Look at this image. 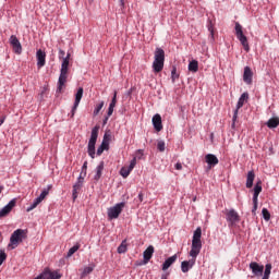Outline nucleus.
I'll list each match as a JSON object with an SVG mask.
<instances>
[{
	"mask_svg": "<svg viewBox=\"0 0 279 279\" xmlns=\"http://www.w3.org/2000/svg\"><path fill=\"white\" fill-rule=\"evenodd\" d=\"M71 60V52L62 59L60 75L58 80L57 93H62L64 85L66 84V78L69 77V61Z\"/></svg>",
	"mask_w": 279,
	"mask_h": 279,
	"instance_id": "f257e3e1",
	"label": "nucleus"
},
{
	"mask_svg": "<svg viewBox=\"0 0 279 279\" xmlns=\"http://www.w3.org/2000/svg\"><path fill=\"white\" fill-rule=\"evenodd\" d=\"M202 252V227H198L193 234L192 248L190 251V256L192 258H197Z\"/></svg>",
	"mask_w": 279,
	"mask_h": 279,
	"instance_id": "f03ea898",
	"label": "nucleus"
},
{
	"mask_svg": "<svg viewBox=\"0 0 279 279\" xmlns=\"http://www.w3.org/2000/svg\"><path fill=\"white\" fill-rule=\"evenodd\" d=\"M25 239H27V230L17 229L11 234L8 247L10 250H16V247H19V243H23Z\"/></svg>",
	"mask_w": 279,
	"mask_h": 279,
	"instance_id": "7ed1b4c3",
	"label": "nucleus"
},
{
	"mask_svg": "<svg viewBox=\"0 0 279 279\" xmlns=\"http://www.w3.org/2000/svg\"><path fill=\"white\" fill-rule=\"evenodd\" d=\"M153 69L155 73H160L165 69V50L162 48H156L155 60L153 62Z\"/></svg>",
	"mask_w": 279,
	"mask_h": 279,
	"instance_id": "20e7f679",
	"label": "nucleus"
},
{
	"mask_svg": "<svg viewBox=\"0 0 279 279\" xmlns=\"http://www.w3.org/2000/svg\"><path fill=\"white\" fill-rule=\"evenodd\" d=\"M99 136V125L92 129L90 138L87 145V154L90 158H95V145H97V138Z\"/></svg>",
	"mask_w": 279,
	"mask_h": 279,
	"instance_id": "39448f33",
	"label": "nucleus"
},
{
	"mask_svg": "<svg viewBox=\"0 0 279 279\" xmlns=\"http://www.w3.org/2000/svg\"><path fill=\"white\" fill-rule=\"evenodd\" d=\"M223 214L229 228H234L241 221V216H239V213L234 208L225 209Z\"/></svg>",
	"mask_w": 279,
	"mask_h": 279,
	"instance_id": "423d86ee",
	"label": "nucleus"
},
{
	"mask_svg": "<svg viewBox=\"0 0 279 279\" xmlns=\"http://www.w3.org/2000/svg\"><path fill=\"white\" fill-rule=\"evenodd\" d=\"M250 99V94L247 92H244L236 104L235 110L233 112V117H232V128H234L235 123H236V119L239 117V110H241V108H243V106H245V104H247Z\"/></svg>",
	"mask_w": 279,
	"mask_h": 279,
	"instance_id": "0eeeda50",
	"label": "nucleus"
},
{
	"mask_svg": "<svg viewBox=\"0 0 279 279\" xmlns=\"http://www.w3.org/2000/svg\"><path fill=\"white\" fill-rule=\"evenodd\" d=\"M235 36L240 40L241 45L244 47V50L250 51V44L247 43V37L243 34V26L239 22H235Z\"/></svg>",
	"mask_w": 279,
	"mask_h": 279,
	"instance_id": "6e6552de",
	"label": "nucleus"
},
{
	"mask_svg": "<svg viewBox=\"0 0 279 279\" xmlns=\"http://www.w3.org/2000/svg\"><path fill=\"white\" fill-rule=\"evenodd\" d=\"M123 208H125V202L117 203L113 207L108 209L109 219H119V215L123 213Z\"/></svg>",
	"mask_w": 279,
	"mask_h": 279,
	"instance_id": "1a4fd4ad",
	"label": "nucleus"
},
{
	"mask_svg": "<svg viewBox=\"0 0 279 279\" xmlns=\"http://www.w3.org/2000/svg\"><path fill=\"white\" fill-rule=\"evenodd\" d=\"M82 97H84V88L80 87L75 94L74 105L70 113L71 119L75 117V112H77V108L80 106V102L82 101Z\"/></svg>",
	"mask_w": 279,
	"mask_h": 279,
	"instance_id": "9d476101",
	"label": "nucleus"
},
{
	"mask_svg": "<svg viewBox=\"0 0 279 279\" xmlns=\"http://www.w3.org/2000/svg\"><path fill=\"white\" fill-rule=\"evenodd\" d=\"M248 268L251 269L253 277L255 278H260L265 271V266L256 262H251Z\"/></svg>",
	"mask_w": 279,
	"mask_h": 279,
	"instance_id": "9b49d317",
	"label": "nucleus"
},
{
	"mask_svg": "<svg viewBox=\"0 0 279 279\" xmlns=\"http://www.w3.org/2000/svg\"><path fill=\"white\" fill-rule=\"evenodd\" d=\"M84 178H86V177L82 175V173H81L80 177L77 178V181L73 185V190H72L73 202H75V199H77V195H78L80 191H82V187L84 186Z\"/></svg>",
	"mask_w": 279,
	"mask_h": 279,
	"instance_id": "f8f14e48",
	"label": "nucleus"
},
{
	"mask_svg": "<svg viewBox=\"0 0 279 279\" xmlns=\"http://www.w3.org/2000/svg\"><path fill=\"white\" fill-rule=\"evenodd\" d=\"M9 43L14 53H17V56H21V53H23V46H21V41L19 40V37H16V35H11Z\"/></svg>",
	"mask_w": 279,
	"mask_h": 279,
	"instance_id": "ddd939ff",
	"label": "nucleus"
},
{
	"mask_svg": "<svg viewBox=\"0 0 279 279\" xmlns=\"http://www.w3.org/2000/svg\"><path fill=\"white\" fill-rule=\"evenodd\" d=\"M197 260V257H192L190 260H183L181 263V271L183 274H189L193 267H195V263Z\"/></svg>",
	"mask_w": 279,
	"mask_h": 279,
	"instance_id": "4468645a",
	"label": "nucleus"
},
{
	"mask_svg": "<svg viewBox=\"0 0 279 279\" xmlns=\"http://www.w3.org/2000/svg\"><path fill=\"white\" fill-rule=\"evenodd\" d=\"M14 206H16V198H12L2 209H0V219L8 217V214L12 213Z\"/></svg>",
	"mask_w": 279,
	"mask_h": 279,
	"instance_id": "2eb2a0df",
	"label": "nucleus"
},
{
	"mask_svg": "<svg viewBox=\"0 0 279 279\" xmlns=\"http://www.w3.org/2000/svg\"><path fill=\"white\" fill-rule=\"evenodd\" d=\"M263 193V181L258 180L254 186L253 205L258 206V195Z\"/></svg>",
	"mask_w": 279,
	"mask_h": 279,
	"instance_id": "dca6fc26",
	"label": "nucleus"
},
{
	"mask_svg": "<svg viewBox=\"0 0 279 279\" xmlns=\"http://www.w3.org/2000/svg\"><path fill=\"white\" fill-rule=\"evenodd\" d=\"M36 58H37V68L43 69V66H45L47 62V53L41 49H39L36 52Z\"/></svg>",
	"mask_w": 279,
	"mask_h": 279,
	"instance_id": "f3484780",
	"label": "nucleus"
},
{
	"mask_svg": "<svg viewBox=\"0 0 279 279\" xmlns=\"http://www.w3.org/2000/svg\"><path fill=\"white\" fill-rule=\"evenodd\" d=\"M205 162L207 163V169H213V167H217V165H219V158L213 154H207L205 156Z\"/></svg>",
	"mask_w": 279,
	"mask_h": 279,
	"instance_id": "a211bd4d",
	"label": "nucleus"
},
{
	"mask_svg": "<svg viewBox=\"0 0 279 279\" xmlns=\"http://www.w3.org/2000/svg\"><path fill=\"white\" fill-rule=\"evenodd\" d=\"M254 77V72H252V68L245 66L243 73V82H245L248 86L252 85Z\"/></svg>",
	"mask_w": 279,
	"mask_h": 279,
	"instance_id": "6ab92c4d",
	"label": "nucleus"
},
{
	"mask_svg": "<svg viewBox=\"0 0 279 279\" xmlns=\"http://www.w3.org/2000/svg\"><path fill=\"white\" fill-rule=\"evenodd\" d=\"M151 121H153V125H154L156 132H161V130H162V117H160V114L157 113L153 117Z\"/></svg>",
	"mask_w": 279,
	"mask_h": 279,
	"instance_id": "aec40b11",
	"label": "nucleus"
},
{
	"mask_svg": "<svg viewBox=\"0 0 279 279\" xmlns=\"http://www.w3.org/2000/svg\"><path fill=\"white\" fill-rule=\"evenodd\" d=\"M151 256H154V246L149 245L143 253V258H144V263L145 265H147V263H149V260H151Z\"/></svg>",
	"mask_w": 279,
	"mask_h": 279,
	"instance_id": "412c9836",
	"label": "nucleus"
},
{
	"mask_svg": "<svg viewBox=\"0 0 279 279\" xmlns=\"http://www.w3.org/2000/svg\"><path fill=\"white\" fill-rule=\"evenodd\" d=\"M178 260V255L174 254L170 257H168L163 264H162V270L167 271V269H169V267H171V265H173V263H175Z\"/></svg>",
	"mask_w": 279,
	"mask_h": 279,
	"instance_id": "4be33fe9",
	"label": "nucleus"
},
{
	"mask_svg": "<svg viewBox=\"0 0 279 279\" xmlns=\"http://www.w3.org/2000/svg\"><path fill=\"white\" fill-rule=\"evenodd\" d=\"M256 178V174L254 173V170H251L247 172L246 175V189H252L254 186V180Z\"/></svg>",
	"mask_w": 279,
	"mask_h": 279,
	"instance_id": "5701e85b",
	"label": "nucleus"
},
{
	"mask_svg": "<svg viewBox=\"0 0 279 279\" xmlns=\"http://www.w3.org/2000/svg\"><path fill=\"white\" fill-rule=\"evenodd\" d=\"M102 171H104V161H100L99 165L96 167V173L94 175L95 182H99V180H101Z\"/></svg>",
	"mask_w": 279,
	"mask_h": 279,
	"instance_id": "b1692460",
	"label": "nucleus"
},
{
	"mask_svg": "<svg viewBox=\"0 0 279 279\" xmlns=\"http://www.w3.org/2000/svg\"><path fill=\"white\" fill-rule=\"evenodd\" d=\"M187 69L191 73H197V71H199V62H197V60L190 61Z\"/></svg>",
	"mask_w": 279,
	"mask_h": 279,
	"instance_id": "393cba45",
	"label": "nucleus"
},
{
	"mask_svg": "<svg viewBox=\"0 0 279 279\" xmlns=\"http://www.w3.org/2000/svg\"><path fill=\"white\" fill-rule=\"evenodd\" d=\"M93 271H95V264L86 266L81 274V278H86V276L93 274Z\"/></svg>",
	"mask_w": 279,
	"mask_h": 279,
	"instance_id": "a878e982",
	"label": "nucleus"
},
{
	"mask_svg": "<svg viewBox=\"0 0 279 279\" xmlns=\"http://www.w3.org/2000/svg\"><path fill=\"white\" fill-rule=\"evenodd\" d=\"M267 128H269L270 130H274L276 128H278L279 125V119L278 118H271L267 121L266 123Z\"/></svg>",
	"mask_w": 279,
	"mask_h": 279,
	"instance_id": "bb28decb",
	"label": "nucleus"
},
{
	"mask_svg": "<svg viewBox=\"0 0 279 279\" xmlns=\"http://www.w3.org/2000/svg\"><path fill=\"white\" fill-rule=\"evenodd\" d=\"M40 202H43L39 197H36L33 203H31V205L26 208V213H32V210H34V208L38 207V204H40Z\"/></svg>",
	"mask_w": 279,
	"mask_h": 279,
	"instance_id": "cd10ccee",
	"label": "nucleus"
},
{
	"mask_svg": "<svg viewBox=\"0 0 279 279\" xmlns=\"http://www.w3.org/2000/svg\"><path fill=\"white\" fill-rule=\"evenodd\" d=\"M53 189V185L49 184L46 187L43 189L40 195L38 196L40 198V201L43 202V199H45V197H47V195H49V191Z\"/></svg>",
	"mask_w": 279,
	"mask_h": 279,
	"instance_id": "c85d7f7f",
	"label": "nucleus"
},
{
	"mask_svg": "<svg viewBox=\"0 0 279 279\" xmlns=\"http://www.w3.org/2000/svg\"><path fill=\"white\" fill-rule=\"evenodd\" d=\"M125 252H128V241L123 240L118 246V254H125Z\"/></svg>",
	"mask_w": 279,
	"mask_h": 279,
	"instance_id": "c756f323",
	"label": "nucleus"
},
{
	"mask_svg": "<svg viewBox=\"0 0 279 279\" xmlns=\"http://www.w3.org/2000/svg\"><path fill=\"white\" fill-rule=\"evenodd\" d=\"M109 145L106 144V142H101L100 146L97 148V156H101V154H104V151H106V149H109Z\"/></svg>",
	"mask_w": 279,
	"mask_h": 279,
	"instance_id": "7c9ffc66",
	"label": "nucleus"
},
{
	"mask_svg": "<svg viewBox=\"0 0 279 279\" xmlns=\"http://www.w3.org/2000/svg\"><path fill=\"white\" fill-rule=\"evenodd\" d=\"M62 278V274H60L59 270H53L49 269V279H60Z\"/></svg>",
	"mask_w": 279,
	"mask_h": 279,
	"instance_id": "2f4dec72",
	"label": "nucleus"
},
{
	"mask_svg": "<svg viewBox=\"0 0 279 279\" xmlns=\"http://www.w3.org/2000/svg\"><path fill=\"white\" fill-rule=\"evenodd\" d=\"M77 250H80V244H75L74 246H72L66 254V258H71V256H73V254H75V252H77Z\"/></svg>",
	"mask_w": 279,
	"mask_h": 279,
	"instance_id": "473e14b6",
	"label": "nucleus"
},
{
	"mask_svg": "<svg viewBox=\"0 0 279 279\" xmlns=\"http://www.w3.org/2000/svg\"><path fill=\"white\" fill-rule=\"evenodd\" d=\"M207 28L210 34L211 40H215V28H213V21H208Z\"/></svg>",
	"mask_w": 279,
	"mask_h": 279,
	"instance_id": "72a5a7b5",
	"label": "nucleus"
},
{
	"mask_svg": "<svg viewBox=\"0 0 279 279\" xmlns=\"http://www.w3.org/2000/svg\"><path fill=\"white\" fill-rule=\"evenodd\" d=\"M104 100H101L94 109V117H97V114H99V112H101V109L104 108Z\"/></svg>",
	"mask_w": 279,
	"mask_h": 279,
	"instance_id": "f704fd0d",
	"label": "nucleus"
},
{
	"mask_svg": "<svg viewBox=\"0 0 279 279\" xmlns=\"http://www.w3.org/2000/svg\"><path fill=\"white\" fill-rule=\"evenodd\" d=\"M262 215L265 221H269V219H271V214H269V210L267 208L262 209Z\"/></svg>",
	"mask_w": 279,
	"mask_h": 279,
	"instance_id": "c9c22d12",
	"label": "nucleus"
},
{
	"mask_svg": "<svg viewBox=\"0 0 279 279\" xmlns=\"http://www.w3.org/2000/svg\"><path fill=\"white\" fill-rule=\"evenodd\" d=\"M130 173H132V170L129 168H121L120 170V175H122V178H128Z\"/></svg>",
	"mask_w": 279,
	"mask_h": 279,
	"instance_id": "e433bc0d",
	"label": "nucleus"
},
{
	"mask_svg": "<svg viewBox=\"0 0 279 279\" xmlns=\"http://www.w3.org/2000/svg\"><path fill=\"white\" fill-rule=\"evenodd\" d=\"M179 77H180V74L178 73V70L175 68H173L171 70V80H172V82L174 83L175 80H178Z\"/></svg>",
	"mask_w": 279,
	"mask_h": 279,
	"instance_id": "4c0bfd02",
	"label": "nucleus"
},
{
	"mask_svg": "<svg viewBox=\"0 0 279 279\" xmlns=\"http://www.w3.org/2000/svg\"><path fill=\"white\" fill-rule=\"evenodd\" d=\"M8 258V254H5V251L0 250V267L3 265V262Z\"/></svg>",
	"mask_w": 279,
	"mask_h": 279,
	"instance_id": "58836bf2",
	"label": "nucleus"
},
{
	"mask_svg": "<svg viewBox=\"0 0 279 279\" xmlns=\"http://www.w3.org/2000/svg\"><path fill=\"white\" fill-rule=\"evenodd\" d=\"M165 148H166V144H165V141H159L158 143H157V149H158V151H165Z\"/></svg>",
	"mask_w": 279,
	"mask_h": 279,
	"instance_id": "ea45409f",
	"label": "nucleus"
},
{
	"mask_svg": "<svg viewBox=\"0 0 279 279\" xmlns=\"http://www.w3.org/2000/svg\"><path fill=\"white\" fill-rule=\"evenodd\" d=\"M264 276H271V264H266Z\"/></svg>",
	"mask_w": 279,
	"mask_h": 279,
	"instance_id": "a19ab883",
	"label": "nucleus"
},
{
	"mask_svg": "<svg viewBox=\"0 0 279 279\" xmlns=\"http://www.w3.org/2000/svg\"><path fill=\"white\" fill-rule=\"evenodd\" d=\"M41 279H49V268H45L41 274H39Z\"/></svg>",
	"mask_w": 279,
	"mask_h": 279,
	"instance_id": "79ce46f5",
	"label": "nucleus"
},
{
	"mask_svg": "<svg viewBox=\"0 0 279 279\" xmlns=\"http://www.w3.org/2000/svg\"><path fill=\"white\" fill-rule=\"evenodd\" d=\"M88 169V161H84L83 166H82V175L86 177V170Z\"/></svg>",
	"mask_w": 279,
	"mask_h": 279,
	"instance_id": "37998d69",
	"label": "nucleus"
},
{
	"mask_svg": "<svg viewBox=\"0 0 279 279\" xmlns=\"http://www.w3.org/2000/svg\"><path fill=\"white\" fill-rule=\"evenodd\" d=\"M109 106L116 108V106H117V90L113 93V97H112L111 102L109 104Z\"/></svg>",
	"mask_w": 279,
	"mask_h": 279,
	"instance_id": "c03bdc74",
	"label": "nucleus"
},
{
	"mask_svg": "<svg viewBox=\"0 0 279 279\" xmlns=\"http://www.w3.org/2000/svg\"><path fill=\"white\" fill-rule=\"evenodd\" d=\"M134 167H136V157H134V158L131 160V162H130L128 169L131 170V171H133Z\"/></svg>",
	"mask_w": 279,
	"mask_h": 279,
	"instance_id": "a18cd8bd",
	"label": "nucleus"
},
{
	"mask_svg": "<svg viewBox=\"0 0 279 279\" xmlns=\"http://www.w3.org/2000/svg\"><path fill=\"white\" fill-rule=\"evenodd\" d=\"M102 143H105V145H109L110 146V135L105 133L104 138H102Z\"/></svg>",
	"mask_w": 279,
	"mask_h": 279,
	"instance_id": "49530a36",
	"label": "nucleus"
},
{
	"mask_svg": "<svg viewBox=\"0 0 279 279\" xmlns=\"http://www.w3.org/2000/svg\"><path fill=\"white\" fill-rule=\"evenodd\" d=\"M144 199H145V194H143V192H140L138 195H137L138 204H143Z\"/></svg>",
	"mask_w": 279,
	"mask_h": 279,
	"instance_id": "de8ad7c7",
	"label": "nucleus"
},
{
	"mask_svg": "<svg viewBox=\"0 0 279 279\" xmlns=\"http://www.w3.org/2000/svg\"><path fill=\"white\" fill-rule=\"evenodd\" d=\"M113 112H114V107L109 106L107 116L112 117Z\"/></svg>",
	"mask_w": 279,
	"mask_h": 279,
	"instance_id": "09e8293b",
	"label": "nucleus"
},
{
	"mask_svg": "<svg viewBox=\"0 0 279 279\" xmlns=\"http://www.w3.org/2000/svg\"><path fill=\"white\" fill-rule=\"evenodd\" d=\"M174 169H177V171H182V163L177 162L175 166H174Z\"/></svg>",
	"mask_w": 279,
	"mask_h": 279,
	"instance_id": "8fccbe9b",
	"label": "nucleus"
},
{
	"mask_svg": "<svg viewBox=\"0 0 279 279\" xmlns=\"http://www.w3.org/2000/svg\"><path fill=\"white\" fill-rule=\"evenodd\" d=\"M64 56H65L64 50L60 49L59 50V58H62V60H64V58H65Z\"/></svg>",
	"mask_w": 279,
	"mask_h": 279,
	"instance_id": "3c124183",
	"label": "nucleus"
},
{
	"mask_svg": "<svg viewBox=\"0 0 279 279\" xmlns=\"http://www.w3.org/2000/svg\"><path fill=\"white\" fill-rule=\"evenodd\" d=\"M160 279H169V272H163Z\"/></svg>",
	"mask_w": 279,
	"mask_h": 279,
	"instance_id": "603ef678",
	"label": "nucleus"
},
{
	"mask_svg": "<svg viewBox=\"0 0 279 279\" xmlns=\"http://www.w3.org/2000/svg\"><path fill=\"white\" fill-rule=\"evenodd\" d=\"M108 119H110V117L106 116L102 120V125H106L108 123Z\"/></svg>",
	"mask_w": 279,
	"mask_h": 279,
	"instance_id": "864d4df0",
	"label": "nucleus"
},
{
	"mask_svg": "<svg viewBox=\"0 0 279 279\" xmlns=\"http://www.w3.org/2000/svg\"><path fill=\"white\" fill-rule=\"evenodd\" d=\"M256 210H258V205H253V209H252V213H256Z\"/></svg>",
	"mask_w": 279,
	"mask_h": 279,
	"instance_id": "5fc2aeb1",
	"label": "nucleus"
},
{
	"mask_svg": "<svg viewBox=\"0 0 279 279\" xmlns=\"http://www.w3.org/2000/svg\"><path fill=\"white\" fill-rule=\"evenodd\" d=\"M121 8H125V0H119Z\"/></svg>",
	"mask_w": 279,
	"mask_h": 279,
	"instance_id": "6e6d98bb",
	"label": "nucleus"
},
{
	"mask_svg": "<svg viewBox=\"0 0 279 279\" xmlns=\"http://www.w3.org/2000/svg\"><path fill=\"white\" fill-rule=\"evenodd\" d=\"M3 123H5V117H2V118L0 119V126L3 125Z\"/></svg>",
	"mask_w": 279,
	"mask_h": 279,
	"instance_id": "4d7b16f0",
	"label": "nucleus"
},
{
	"mask_svg": "<svg viewBox=\"0 0 279 279\" xmlns=\"http://www.w3.org/2000/svg\"><path fill=\"white\" fill-rule=\"evenodd\" d=\"M263 278L262 279H269V275H262Z\"/></svg>",
	"mask_w": 279,
	"mask_h": 279,
	"instance_id": "13d9d810",
	"label": "nucleus"
},
{
	"mask_svg": "<svg viewBox=\"0 0 279 279\" xmlns=\"http://www.w3.org/2000/svg\"><path fill=\"white\" fill-rule=\"evenodd\" d=\"M34 279H43V277L40 275H38L37 277H35Z\"/></svg>",
	"mask_w": 279,
	"mask_h": 279,
	"instance_id": "bf43d9fd",
	"label": "nucleus"
},
{
	"mask_svg": "<svg viewBox=\"0 0 279 279\" xmlns=\"http://www.w3.org/2000/svg\"><path fill=\"white\" fill-rule=\"evenodd\" d=\"M1 191H3V186H0V193H1Z\"/></svg>",
	"mask_w": 279,
	"mask_h": 279,
	"instance_id": "052dcab7",
	"label": "nucleus"
}]
</instances>
